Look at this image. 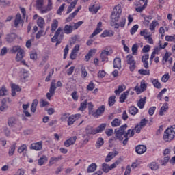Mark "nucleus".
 <instances>
[{"instance_id": "10", "label": "nucleus", "mask_w": 175, "mask_h": 175, "mask_svg": "<svg viewBox=\"0 0 175 175\" xmlns=\"http://www.w3.org/2000/svg\"><path fill=\"white\" fill-rule=\"evenodd\" d=\"M76 140H77V137H71L64 142V146H65V147H70V146H73V144L76 143Z\"/></svg>"}, {"instance_id": "46", "label": "nucleus", "mask_w": 175, "mask_h": 175, "mask_svg": "<svg viewBox=\"0 0 175 175\" xmlns=\"http://www.w3.org/2000/svg\"><path fill=\"white\" fill-rule=\"evenodd\" d=\"M109 106H113L116 103V96H110L108 99Z\"/></svg>"}, {"instance_id": "13", "label": "nucleus", "mask_w": 175, "mask_h": 175, "mask_svg": "<svg viewBox=\"0 0 175 175\" xmlns=\"http://www.w3.org/2000/svg\"><path fill=\"white\" fill-rule=\"evenodd\" d=\"M148 58H150V55H148V53L144 54L142 57V61L143 62L144 68H145V69H148L149 68Z\"/></svg>"}, {"instance_id": "34", "label": "nucleus", "mask_w": 175, "mask_h": 175, "mask_svg": "<svg viewBox=\"0 0 175 175\" xmlns=\"http://www.w3.org/2000/svg\"><path fill=\"white\" fill-rule=\"evenodd\" d=\"M97 165L96 163L90 164L88 167V173H94L96 170Z\"/></svg>"}, {"instance_id": "14", "label": "nucleus", "mask_w": 175, "mask_h": 175, "mask_svg": "<svg viewBox=\"0 0 175 175\" xmlns=\"http://www.w3.org/2000/svg\"><path fill=\"white\" fill-rule=\"evenodd\" d=\"M53 9V0H48V4L46 8H40V12L42 14L48 13Z\"/></svg>"}, {"instance_id": "59", "label": "nucleus", "mask_w": 175, "mask_h": 175, "mask_svg": "<svg viewBox=\"0 0 175 175\" xmlns=\"http://www.w3.org/2000/svg\"><path fill=\"white\" fill-rule=\"evenodd\" d=\"M68 118H69L68 113H63L60 118V120L62 121V122H65V121H66Z\"/></svg>"}, {"instance_id": "9", "label": "nucleus", "mask_w": 175, "mask_h": 175, "mask_svg": "<svg viewBox=\"0 0 175 175\" xmlns=\"http://www.w3.org/2000/svg\"><path fill=\"white\" fill-rule=\"evenodd\" d=\"M10 85L11 87L12 96H16V92H20L21 91V88L17 84L11 83Z\"/></svg>"}, {"instance_id": "47", "label": "nucleus", "mask_w": 175, "mask_h": 175, "mask_svg": "<svg viewBox=\"0 0 175 175\" xmlns=\"http://www.w3.org/2000/svg\"><path fill=\"white\" fill-rule=\"evenodd\" d=\"M105 143V141L103 140V138L100 137L98 139L96 143V146L99 148L100 147H102Z\"/></svg>"}, {"instance_id": "29", "label": "nucleus", "mask_w": 175, "mask_h": 175, "mask_svg": "<svg viewBox=\"0 0 175 175\" xmlns=\"http://www.w3.org/2000/svg\"><path fill=\"white\" fill-rule=\"evenodd\" d=\"M21 23V14L20 13H18L16 16L15 20H14V27L15 28H17L18 26V24Z\"/></svg>"}, {"instance_id": "18", "label": "nucleus", "mask_w": 175, "mask_h": 175, "mask_svg": "<svg viewBox=\"0 0 175 175\" xmlns=\"http://www.w3.org/2000/svg\"><path fill=\"white\" fill-rule=\"evenodd\" d=\"M85 133L86 135H96V129H94L93 126H87L85 129Z\"/></svg>"}, {"instance_id": "7", "label": "nucleus", "mask_w": 175, "mask_h": 175, "mask_svg": "<svg viewBox=\"0 0 175 175\" xmlns=\"http://www.w3.org/2000/svg\"><path fill=\"white\" fill-rule=\"evenodd\" d=\"M57 87L55 86V81H52V82L51 83L49 92L46 94V98L49 100H51V98L52 96H54Z\"/></svg>"}, {"instance_id": "56", "label": "nucleus", "mask_w": 175, "mask_h": 175, "mask_svg": "<svg viewBox=\"0 0 175 175\" xmlns=\"http://www.w3.org/2000/svg\"><path fill=\"white\" fill-rule=\"evenodd\" d=\"M126 23V18L125 17H122L119 22V25H120L121 28H124L125 27Z\"/></svg>"}, {"instance_id": "23", "label": "nucleus", "mask_w": 175, "mask_h": 175, "mask_svg": "<svg viewBox=\"0 0 175 175\" xmlns=\"http://www.w3.org/2000/svg\"><path fill=\"white\" fill-rule=\"evenodd\" d=\"M8 124L9 126H14L16 124H18V120L14 117H12L8 119Z\"/></svg>"}, {"instance_id": "61", "label": "nucleus", "mask_w": 175, "mask_h": 175, "mask_svg": "<svg viewBox=\"0 0 175 175\" xmlns=\"http://www.w3.org/2000/svg\"><path fill=\"white\" fill-rule=\"evenodd\" d=\"M167 91V89L164 88L159 93L157 98L158 99H159V100H162V95H163V94H165V92H166Z\"/></svg>"}, {"instance_id": "3", "label": "nucleus", "mask_w": 175, "mask_h": 175, "mask_svg": "<svg viewBox=\"0 0 175 175\" xmlns=\"http://www.w3.org/2000/svg\"><path fill=\"white\" fill-rule=\"evenodd\" d=\"M84 24V22L83 21H79L77 23H72L70 25H66L63 29V31L64 33L66 35H69L70 33H72L73 31H76V29H78L79 27Z\"/></svg>"}, {"instance_id": "28", "label": "nucleus", "mask_w": 175, "mask_h": 175, "mask_svg": "<svg viewBox=\"0 0 175 175\" xmlns=\"http://www.w3.org/2000/svg\"><path fill=\"white\" fill-rule=\"evenodd\" d=\"M16 38H17V35H16V33L8 34L6 40L8 42V43H12V42H13Z\"/></svg>"}, {"instance_id": "50", "label": "nucleus", "mask_w": 175, "mask_h": 175, "mask_svg": "<svg viewBox=\"0 0 175 175\" xmlns=\"http://www.w3.org/2000/svg\"><path fill=\"white\" fill-rule=\"evenodd\" d=\"M139 75H144V76H150V70L140 69L138 70Z\"/></svg>"}, {"instance_id": "43", "label": "nucleus", "mask_w": 175, "mask_h": 175, "mask_svg": "<svg viewBox=\"0 0 175 175\" xmlns=\"http://www.w3.org/2000/svg\"><path fill=\"white\" fill-rule=\"evenodd\" d=\"M85 109H87V100L81 103L80 107L78 108V110H80L81 111H84Z\"/></svg>"}, {"instance_id": "31", "label": "nucleus", "mask_w": 175, "mask_h": 175, "mask_svg": "<svg viewBox=\"0 0 175 175\" xmlns=\"http://www.w3.org/2000/svg\"><path fill=\"white\" fill-rule=\"evenodd\" d=\"M138 111H139V109H137L136 107L132 106L129 108V113L131 114V116H136Z\"/></svg>"}, {"instance_id": "4", "label": "nucleus", "mask_w": 175, "mask_h": 175, "mask_svg": "<svg viewBox=\"0 0 175 175\" xmlns=\"http://www.w3.org/2000/svg\"><path fill=\"white\" fill-rule=\"evenodd\" d=\"M175 137V125L165 130L163 135V140L165 142H172Z\"/></svg>"}, {"instance_id": "64", "label": "nucleus", "mask_w": 175, "mask_h": 175, "mask_svg": "<svg viewBox=\"0 0 175 175\" xmlns=\"http://www.w3.org/2000/svg\"><path fill=\"white\" fill-rule=\"evenodd\" d=\"M94 88H95V84H94V82L91 81L87 87V90L92 91Z\"/></svg>"}, {"instance_id": "44", "label": "nucleus", "mask_w": 175, "mask_h": 175, "mask_svg": "<svg viewBox=\"0 0 175 175\" xmlns=\"http://www.w3.org/2000/svg\"><path fill=\"white\" fill-rule=\"evenodd\" d=\"M159 25V23L157 21H152V23L150 25L149 29H150V31H155V27Z\"/></svg>"}, {"instance_id": "45", "label": "nucleus", "mask_w": 175, "mask_h": 175, "mask_svg": "<svg viewBox=\"0 0 175 175\" xmlns=\"http://www.w3.org/2000/svg\"><path fill=\"white\" fill-rule=\"evenodd\" d=\"M36 2L38 9H42L44 6V0H36Z\"/></svg>"}, {"instance_id": "57", "label": "nucleus", "mask_w": 175, "mask_h": 175, "mask_svg": "<svg viewBox=\"0 0 175 175\" xmlns=\"http://www.w3.org/2000/svg\"><path fill=\"white\" fill-rule=\"evenodd\" d=\"M30 58L33 61H36L38 59V53L35 51H31L30 53Z\"/></svg>"}, {"instance_id": "30", "label": "nucleus", "mask_w": 175, "mask_h": 175, "mask_svg": "<svg viewBox=\"0 0 175 175\" xmlns=\"http://www.w3.org/2000/svg\"><path fill=\"white\" fill-rule=\"evenodd\" d=\"M129 95V90L124 92L122 93L120 97V103H124L125 102V99H126V96Z\"/></svg>"}, {"instance_id": "54", "label": "nucleus", "mask_w": 175, "mask_h": 175, "mask_svg": "<svg viewBox=\"0 0 175 175\" xmlns=\"http://www.w3.org/2000/svg\"><path fill=\"white\" fill-rule=\"evenodd\" d=\"M169 159H170V156H164L163 159L161 160V165L163 166L166 165V163H167V162H169Z\"/></svg>"}, {"instance_id": "19", "label": "nucleus", "mask_w": 175, "mask_h": 175, "mask_svg": "<svg viewBox=\"0 0 175 175\" xmlns=\"http://www.w3.org/2000/svg\"><path fill=\"white\" fill-rule=\"evenodd\" d=\"M105 113V105L100 107L95 113H93L94 117H99V116Z\"/></svg>"}, {"instance_id": "33", "label": "nucleus", "mask_w": 175, "mask_h": 175, "mask_svg": "<svg viewBox=\"0 0 175 175\" xmlns=\"http://www.w3.org/2000/svg\"><path fill=\"white\" fill-rule=\"evenodd\" d=\"M126 86L124 85H120L117 90H115L116 95H120L121 92L125 91Z\"/></svg>"}, {"instance_id": "63", "label": "nucleus", "mask_w": 175, "mask_h": 175, "mask_svg": "<svg viewBox=\"0 0 175 175\" xmlns=\"http://www.w3.org/2000/svg\"><path fill=\"white\" fill-rule=\"evenodd\" d=\"M137 29H139V25H134V26L131 28V31H130L131 35H135V32L137 31Z\"/></svg>"}, {"instance_id": "27", "label": "nucleus", "mask_w": 175, "mask_h": 175, "mask_svg": "<svg viewBox=\"0 0 175 175\" xmlns=\"http://www.w3.org/2000/svg\"><path fill=\"white\" fill-rule=\"evenodd\" d=\"M146 99L147 97H144L139 99V102L137 103V106L139 109H143L144 107Z\"/></svg>"}, {"instance_id": "20", "label": "nucleus", "mask_w": 175, "mask_h": 175, "mask_svg": "<svg viewBox=\"0 0 175 175\" xmlns=\"http://www.w3.org/2000/svg\"><path fill=\"white\" fill-rule=\"evenodd\" d=\"M78 0H74L72 2L70 3V5L68 6L66 12V14H69L75 9L76 5H77Z\"/></svg>"}, {"instance_id": "48", "label": "nucleus", "mask_w": 175, "mask_h": 175, "mask_svg": "<svg viewBox=\"0 0 175 175\" xmlns=\"http://www.w3.org/2000/svg\"><path fill=\"white\" fill-rule=\"evenodd\" d=\"M147 3H148V1L146 0L142 7L136 8L135 9L136 12H138L139 13H142V12L147 7Z\"/></svg>"}, {"instance_id": "15", "label": "nucleus", "mask_w": 175, "mask_h": 175, "mask_svg": "<svg viewBox=\"0 0 175 175\" xmlns=\"http://www.w3.org/2000/svg\"><path fill=\"white\" fill-rule=\"evenodd\" d=\"M28 109H29V103L23 105V110L25 117H32V115H31V113L28 111Z\"/></svg>"}, {"instance_id": "37", "label": "nucleus", "mask_w": 175, "mask_h": 175, "mask_svg": "<svg viewBox=\"0 0 175 175\" xmlns=\"http://www.w3.org/2000/svg\"><path fill=\"white\" fill-rule=\"evenodd\" d=\"M59 159H61V157H51L49 162V166H53V165H54V163H56V162H58V161H59Z\"/></svg>"}, {"instance_id": "38", "label": "nucleus", "mask_w": 175, "mask_h": 175, "mask_svg": "<svg viewBox=\"0 0 175 175\" xmlns=\"http://www.w3.org/2000/svg\"><path fill=\"white\" fill-rule=\"evenodd\" d=\"M77 117V115L71 116L68 117V125L69 126H70V125H73V124L75 123V121H76V118Z\"/></svg>"}, {"instance_id": "62", "label": "nucleus", "mask_w": 175, "mask_h": 175, "mask_svg": "<svg viewBox=\"0 0 175 175\" xmlns=\"http://www.w3.org/2000/svg\"><path fill=\"white\" fill-rule=\"evenodd\" d=\"M138 46L137 45V44H134L132 46V53L133 54V55H136V54L137 53V49H138Z\"/></svg>"}, {"instance_id": "39", "label": "nucleus", "mask_w": 175, "mask_h": 175, "mask_svg": "<svg viewBox=\"0 0 175 175\" xmlns=\"http://www.w3.org/2000/svg\"><path fill=\"white\" fill-rule=\"evenodd\" d=\"M99 9H100V7L94 4L89 8V11L93 12V13L96 14V13H98V11L99 10Z\"/></svg>"}, {"instance_id": "40", "label": "nucleus", "mask_w": 175, "mask_h": 175, "mask_svg": "<svg viewBox=\"0 0 175 175\" xmlns=\"http://www.w3.org/2000/svg\"><path fill=\"white\" fill-rule=\"evenodd\" d=\"M106 129V124H101L98 126L96 129V134L100 133V132H103V130Z\"/></svg>"}, {"instance_id": "25", "label": "nucleus", "mask_w": 175, "mask_h": 175, "mask_svg": "<svg viewBox=\"0 0 175 175\" xmlns=\"http://www.w3.org/2000/svg\"><path fill=\"white\" fill-rule=\"evenodd\" d=\"M113 68H117L120 69L121 68V59L116 57L113 60Z\"/></svg>"}, {"instance_id": "58", "label": "nucleus", "mask_w": 175, "mask_h": 175, "mask_svg": "<svg viewBox=\"0 0 175 175\" xmlns=\"http://www.w3.org/2000/svg\"><path fill=\"white\" fill-rule=\"evenodd\" d=\"M120 163H121V161L117 160L115 163H113V164H111L109 166L110 170H111L113 169H116V167H117V166H118V165L120 164Z\"/></svg>"}, {"instance_id": "1", "label": "nucleus", "mask_w": 175, "mask_h": 175, "mask_svg": "<svg viewBox=\"0 0 175 175\" xmlns=\"http://www.w3.org/2000/svg\"><path fill=\"white\" fill-rule=\"evenodd\" d=\"M126 128H128V124H125L122 125L119 129H115V136L117 140H120V142L123 141V146H126L128 144V140H129V137H133L135 136V131L136 133H140V131H142V127L139 126V124H137L134 128V129H129L126 133ZM124 137L125 139H124Z\"/></svg>"}, {"instance_id": "49", "label": "nucleus", "mask_w": 175, "mask_h": 175, "mask_svg": "<svg viewBox=\"0 0 175 175\" xmlns=\"http://www.w3.org/2000/svg\"><path fill=\"white\" fill-rule=\"evenodd\" d=\"M8 92V90L5 85H3L0 88V96H6V93Z\"/></svg>"}, {"instance_id": "55", "label": "nucleus", "mask_w": 175, "mask_h": 175, "mask_svg": "<svg viewBox=\"0 0 175 175\" xmlns=\"http://www.w3.org/2000/svg\"><path fill=\"white\" fill-rule=\"evenodd\" d=\"M150 168L152 170H158V169H159V166L158 165V164H157L156 162H152L150 165Z\"/></svg>"}, {"instance_id": "6", "label": "nucleus", "mask_w": 175, "mask_h": 175, "mask_svg": "<svg viewBox=\"0 0 175 175\" xmlns=\"http://www.w3.org/2000/svg\"><path fill=\"white\" fill-rule=\"evenodd\" d=\"M126 62L129 65L131 72H133L136 68V61H135L132 55L126 56Z\"/></svg>"}, {"instance_id": "26", "label": "nucleus", "mask_w": 175, "mask_h": 175, "mask_svg": "<svg viewBox=\"0 0 175 175\" xmlns=\"http://www.w3.org/2000/svg\"><path fill=\"white\" fill-rule=\"evenodd\" d=\"M114 36V32L111 31L105 30L103 31V33H101L100 37L101 38H107V37H111Z\"/></svg>"}, {"instance_id": "2", "label": "nucleus", "mask_w": 175, "mask_h": 175, "mask_svg": "<svg viewBox=\"0 0 175 175\" xmlns=\"http://www.w3.org/2000/svg\"><path fill=\"white\" fill-rule=\"evenodd\" d=\"M121 14H122V8H121V5L118 4L115 6L111 14V22L112 25H114V23H118Z\"/></svg>"}, {"instance_id": "12", "label": "nucleus", "mask_w": 175, "mask_h": 175, "mask_svg": "<svg viewBox=\"0 0 175 175\" xmlns=\"http://www.w3.org/2000/svg\"><path fill=\"white\" fill-rule=\"evenodd\" d=\"M147 151V147L144 145H138L135 147V152L139 155H142V154H144Z\"/></svg>"}, {"instance_id": "17", "label": "nucleus", "mask_w": 175, "mask_h": 175, "mask_svg": "<svg viewBox=\"0 0 175 175\" xmlns=\"http://www.w3.org/2000/svg\"><path fill=\"white\" fill-rule=\"evenodd\" d=\"M61 32H62V28L59 27L55 31L54 36L51 38L52 43H55L58 40V36L61 35Z\"/></svg>"}, {"instance_id": "21", "label": "nucleus", "mask_w": 175, "mask_h": 175, "mask_svg": "<svg viewBox=\"0 0 175 175\" xmlns=\"http://www.w3.org/2000/svg\"><path fill=\"white\" fill-rule=\"evenodd\" d=\"M38 103H39V101H38V99H34L31 103L30 110L31 113H36V107H38Z\"/></svg>"}, {"instance_id": "35", "label": "nucleus", "mask_w": 175, "mask_h": 175, "mask_svg": "<svg viewBox=\"0 0 175 175\" xmlns=\"http://www.w3.org/2000/svg\"><path fill=\"white\" fill-rule=\"evenodd\" d=\"M111 126L113 128H116L117 126H120L121 125V120L118 118H115L112 122H111Z\"/></svg>"}, {"instance_id": "53", "label": "nucleus", "mask_w": 175, "mask_h": 175, "mask_svg": "<svg viewBox=\"0 0 175 175\" xmlns=\"http://www.w3.org/2000/svg\"><path fill=\"white\" fill-rule=\"evenodd\" d=\"M102 169L105 172V173H109V172H110V166L107 163L103 164Z\"/></svg>"}, {"instance_id": "42", "label": "nucleus", "mask_w": 175, "mask_h": 175, "mask_svg": "<svg viewBox=\"0 0 175 175\" xmlns=\"http://www.w3.org/2000/svg\"><path fill=\"white\" fill-rule=\"evenodd\" d=\"M37 25H38V27H40V28H44V19L42 17L39 18L37 21Z\"/></svg>"}, {"instance_id": "11", "label": "nucleus", "mask_w": 175, "mask_h": 175, "mask_svg": "<svg viewBox=\"0 0 175 175\" xmlns=\"http://www.w3.org/2000/svg\"><path fill=\"white\" fill-rule=\"evenodd\" d=\"M79 50H80V45L76 44L70 53V58L71 59H76V57H77V53H79Z\"/></svg>"}, {"instance_id": "16", "label": "nucleus", "mask_w": 175, "mask_h": 175, "mask_svg": "<svg viewBox=\"0 0 175 175\" xmlns=\"http://www.w3.org/2000/svg\"><path fill=\"white\" fill-rule=\"evenodd\" d=\"M168 109H169V104H167V103H165L160 109L159 116H165V113L167 111Z\"/></svg>"}, {"instance_id": "5", "label": "nucleus", "mask_w": 175, "mask_h": 175, "mask_svg": "<svg viewBox=\"0 0 175 175\" xmlns=\"http://www.w3.org/2000/svg\"><path fill=\"white\" fill-rule=\"evenodd\" d=\"M10 51L12 54H16V53H17L16 56V61L23 64V49L20 46H14L12 47Z\"/></svg>"}, {"instance_id": "36", "label": "nucleus", "mask_w": 175, "mask_h": 175, "mask_svg": "<svg viewBox=\"0 0 175 175\" xmlns=\"http://www.w3.org/2000/svg\"><path fill=\"white\" fill-rule=\"evenodd\" d=\"M116 155H117V153L110 152L108 154V155L106 157L105 162H110V161H111V159H113L114 158V157H116Z\"/></svg>"}, {"instance_id": "51", "label": "nucleus", "mask_w": 175, "mask_h": 175, "mask_svg": "<svg viewBox=\"0 0 175 175\" xmlns=\"http://www.w3.org/2000/svg\"><path fill=\"white\" fill-rule=\"evenodd\" d=\"M100 32H102V29H99V28L96 27V29L94 30V31L90 36V39H92V38H94V36H96V35L100 33Z\"/></svg>"}, {"instance_id": "32", "label": "nucleus", "mask_w": 175, "mask_h": 175, "mask_svg": "<svg viewBox=\"0 0 175 175\" xmlns=\"http://www.w3.org/2000/svg\"><path fill=\"white\" fill-rule=\"evenodd\" d=\"M47 161H49L47 157L42 156L38 160V163L40 166H42V165H44L45 162H47Z\"/></svg>"}, {"instance_id": "22", "label": "nucleus", "mask_w": 175, "mask_h": 175, "mask_svg": "<svg viewBox=\"0 0 175 175\" xmlns=\"http://www.w3.org/2000/svg\"><path fill=\"white\" fill-rule=\"evenodd\" d=\"M151 83L153 84L154 88L161 89L162 86L161 85V83L157 79H150Z\"/></svg>"}, {"instance_id": "24", "label": "nucleus", "mask_w": 175, "mask_h": 175, "mask_svg": "<svg viewBox=\"0 0 175 175\" xmlns=\"http://www.w3.org/2000/svg\"><path fill=\"white\" fill-rule=\"evenodd\" d=\"M51 32L54 33L57 30V28H58V21L57 19H54L52 22V24L51 25Z\"/></svg>"}, {"instance_id": "8", "label": "nucleus", "mask_w": 175, "mask_h": 175, "mask_svg": "<svg viewBox=\"0 0 175 175\" xmlns=\"http://www.w3.org/2000/svg\"><path fill=\"white\" fill-rule=\"evenodd\" d=\"M42 148H43V142L42 141L36 143H32L30 145V150H34L35 151H40Z\"/></svg>"}, {"instance_id": "52", "label": "nucleus", "mask_w": 175, "mask_h": 175, "mask_svg": "<svg viewBox=\"0 0 175 175\" xmlns=\"http://www.w3.org/2000/svg\"><path fill=\"white\" fill-rule=\"evenodd\" d=\"M14 151H16V144H14L9 150L8 154L10 157H12L14 154Z\"/></svg>"}, {"instance_id": "60", "label": "nucleus", "mask_w": 175, "mask_h": 175, "mask_svg": "<svg viewBox=\"0 0 175 175\" xmlns=\"http://www.w3.org/2000/svg\"><path fill=\"white\" fill-rule=\"evenodd\" d=\"M81 76L83 79H85L87 77L88 73L87 72V70H85V67H82L81 69Z\"/></svg>"}, {"instance_id": "41", "label": "nucleus", "mask_w": 175, "mask_h": 175, "mask_svg": "<svg viewBox=\"0 0 175 175\" xmlns=\"http://www.w3.org/2000/svg\"><path fill=\"white\" fill-rule=\"evenodd\" d=\"M1 106H0V111H5L6 109H8V105H6V99H3L1 100Z\"/></svg>"}]
</instances>
